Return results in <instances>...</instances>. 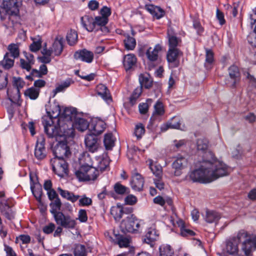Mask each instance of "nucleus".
I'll return each mask as SVG.
<instances>
[{
	"mask_svg": "<svg viewBox=\"0 0 256 256\" xmlns=\"http://www.w3.org/2000/svg\"><path fill=\"white\" fill-rule=\"evenodd\" d=\"M228 174V168L225 164L206 159L200 162V167L190 173V178L194 182L208 183Z\"/></svg>",
	"mask_w": 256,
	"mask_h": 256,
	"instance_id": "1",
	"label": "nucleus"
},
{
	"mask_svg": "<svg viewBox=\"0 0 256 256\" xmlns=\"http://www.w3.org/2000/svg\"><path fill=\"white\" fill-rule=\"evenodd\" d=\"M42 123L44 132L49 138H55L56 140H58L60 138L73 137L72 129L66 130L64 126L59 124V122L52 120L48 116H42Z\"/></svg>",
	"mask_w": 256,
	"mask_h": 256,
	"instance_id": "2",
	"label": "nucleus"
},
{
	"mask_svg": "<svg viewBox=\"0 0 256 256\" xmlns=\"http://www.w3.org/2000/svg\"><path fill=\"white\" fill-rule=\"evenodd\" d=\"M2 5L5 14L3 15L0 10V19L2 21L8 20L6 26H12L18 18L19 8L22 5V0H4Z\"/></svg>",
	"mask_w": 256,
	"mask_h": 256,
	"instance_id": "3",
	"label": "nucleus"
},
{
	"mask_svg": "<svg viewBox=\"0 0 256 256\" xmlns=\"http://www.w3.org/2000/svg\"><path fill=\"white\" fill-rule=\"evenodd\" d=\"M142 221L133 214H129L122 220L120 225V231L124 234L128 232L136 234L140 232Z\"/></svg>",
	"mask_w": 256,
	"mask_h": 256,
	"instance_id": "4",
	"label": "nucleus"
},
{
	"mask_svg": "<svg viewBox=\"0 0 256 256\" xmlns=\"http://www.w3.org/2000/svg\"><path fill=\"white\" fill-rule=\"evenodd\" d=\"M248 236V232L244 230H240L236 236L230 238L226 242V250L230 254H235L238 252V244L245 239Z\"/></svg>",
	"mask_w": 256,
	"mask_h": 256,
	"instance_id": "5",
	"label": "nucleus"
},
{
	"mask_svg": "<svg viewBox=\"0 0 256 256\" xmlns=\"http://www.w3.org/2000/svg\"><path fill=\"white\" fill-rule=\"evenodd\" d=\"M76 112L74 110L70 108H65L62 112L57 120V122L59 124L64 126L66 130L72 129V136L74 135V130L73 129L72 120L75 118Z\"/></svg>",
	"mask_w": 256,
	"mask_h": 256,
	"instance_id": "6",
	"label": "nucleus"
},
{
	"mask_svg": "<svg viewBox=\"0 0 256 256\" xmlns=\"http://www.w3.org/2000/svg\"><path fill=\"white\" fill-rule=\"evenodd\" d=\"M66 138L64 139L60 138L57 140L58 143L53 148V153L54 156V158L64 159L70 155L71 152L68 146Z\"/></svg>",
	"mask_w": 256,
	"mask_h": 256,
	"instance_id": "7",
	"label": "nucleus"
},
{
	"mask_svg": "<svg viewBox=\"0 0 256 256\" xmlns=\"http://www.w3.org/2000/svg\"><path fill=\"white\" fill-rule=\"evenodd\" d=\"M50 164L54 172L59 176L62 178L68 174V164L64 159L52 158Z\"/></svg>",
	"mask_w": 256,
	"mask_h": 256,
	"instance_id": "8",
	"label": "nucleus"
},
{
	"mask_svg": "<svg viewBox=\"0 0 256 256\" xmlns=\"http://www.w3.org/2000/svg\"><path fill=\"white\" fill-rule=\"evenodd\" d=\"M209 146L208 140L205 138H199L197 140L196 146L198 151H201L203 153L202 160H210L211 162L218 160L215 157L214 154L208 150Z\"/></svg>",
	"mask_w": 256,
	"mask_h": 256,
	"instance_id": "9",
	"label": "nucleus"
},
{
	"mask_svg": "<svg viewBox=\"0 0 256 256\" xmlns=\"http://www.w3.org/2000/svg\"><path fill=\"white\" fill-rule=\"evenodd\" d=\"M54 220L58 225L68 229H74L76 225V220L68 215L58 213Z\"/></svg>",
	"mask_w": 256,
	"mask_h": 256,
	"instance_id": "10",
	"label": "nucleus"
},
{
	"mask_svg": "<svg viewBox=\"0 0 256 256\" xmlns=\"http://www.w3.org/2000/svg\"><path fill=\"white\" fill-rule=\"evenodd\" d=\"M182 52L179 49H168L166 54V60L170 66L177 68L180 64V58Z\"/></svg>",
	"mask_w": 256,
	"mask_h": 256,
	"instance_id": "11",
	"label": "nucleus"
},
{
	"mask_svg": "<svg viewBox=\"0 0 256 256\" xmlns=\"http://www.w3.org/2000/svg\"><path fill=\"white\" fill-rule=\"evenodd\" d=\"M0 212L2 216L9 220H12L15 218L16 212L9 205L7 200L0 199Z\"/></svg>",
	"mask_w": 256,
	"mask_h": 256,
	"instance_id": "12",
	"label": "nucleus"
},
{
	"mask_svg": "<svg viewBox=\"0 0 256 256\" xmlns=\"http://www.w3.org/2000/svg\"><path fill=\"white\" fill-rule=\"evenodd\" d=\"M230 80H228L226 84L230 87L234 88L240 80V73L238 66H232L228 68Z\"/></svg>",
	"mask_w": 256,
	"mask_h": 256,
	"instance_id": "13",
	"label": "nucleus"
},
{
	"mask_svg": "<svg viewBox=\"0 0 256 256\" xmlns=\"http://www.w3.org/2000/svg\"><path fill=\"white\" fill-rule=\"evenodd\" d=\"M144 183V178L142 176L134 170L132 172L130 185L133 190L136 191L142 190Z\"/></svg>",
	"mask_w": 256,
	"mask_h": 256,
	"instance_id": "14",
	"label": "nucleus"
},
{
	"mask_svg": "<svg viewBox=\"0 0 256 256\" xmlns=\"http://www.w3.org/2000/svg\"><path fill=\"white\" fill-rule=\"evenodd\" d=\"M84 142L86 148L92 152L97 151L100 146L98 138L94 134H87L85 137Z\"/></svg>",
	"mask_w": 256,
	"mask_h": 256,
	"instance_id": "15",
	"label": "nucleus"
},
{
	"mask_svg": "<svg viewBox=\"0 0 256 256\" xmlns=\"http://www.w3.org/2000/svg\"><path fill=\"white\" fill-rule=\"evenodd\" d=\"M242 245V250L246 256H249L250 252L256 248V240L252 238L248 234Z\"/></svg>",
	"mask_w": 256,
	"mask_h": 256,
	"instance_id": "16",
	"label": "nucleus"
},
{
	"mask_svg": "<svg viewBox=\"0 0 256 256\" xmlns=\"http://www.w3.org/2000/svg\"><path fill=\"white\" fill-rule=\"evenodd\" d=\"M132 212V208H123L119 205L113 206L110 209V214L116 220H119L124 214H130Z\"/></svg>",
	"mask_w": 256,
	"mask_h": 256,
	"instance_id": "17",
	"label": "nucleus"
},
{
	"mask_svg": "<svg viewBox=\"0 0 256 256\" xmlns=\"http://www.w3.org/2000/svg\"><path fill=\"white\" fill-rule=\"evenodd\" d=\"M74 57L76 60H80L82 62L90 63L94 60V56L92 52L86 49H83L76 52Z\"/></svg>",
	"mask_w": 256,
	"mask_h": 256,
	"instance_id": "18",
	"label": "nucleus"
},
{
	"mask_svg": "<svg viewBox=\"0 0 256 256\" xmlns=\"http://www.w3.org/2000/svg\"><path fill=\"white\" fill-rule=\"evenodd\" d=\"M30 189L34 196L36 200L39 202H42V187L36 178L35 180L33 179L32 176H30Z\"/></svg>",
	"mask_w": 256,
	"mask_h": 256,
	"instance_id": "19",
	"label": "nucleus"
},
{
	"mask_svg": "<svg viewBox=\"0 0 256 256\" xmlns=\"http://www.w3.org/2000/svg\"><path fill=\"white\" fill-rule=\"evenodd\" d=\"M106 128V124L102 120H93L90 124L89 130L92 134L98 135L102 133Z\"/></svg>",
	"mask_w": 256,
	"mask_h": 256,
	"instance_id": "20",
	"label": "nucleus"
},
{
	"mask_svg": "<svg viewBox=\"0 0 256 256\" xmlns=\"http://www.w3.org/2000/svg\"><path fill=\"white\" fill-rule=\"evenodd\" d=\"M187 164L186 159L182 156H178L172 164V168L174 170V174L176 176H180L182 170L184 168Z\"/></svg>",
	"mask_w": 256,
	"mask_h": 256,
	"instance_id": "21",
	"label": "nucleus"
},
{
	"mask_svg": "<svg viewBox=\"0 0 256 256\" xmlns=\"http://www.w3.org/2000/svg\"><path fill=\"white\" fill-rule=\"evenodd\" d=\"M162 50V46L160 44H156L154 48H149L146 55L148 60L150 62H156L158 59L159 53Z\"/></svg>",
	"mask_w": 256,
	"mask_h": 256,
	"instance_id": "22",
	"label": "nucleus"
},
{
	"mask_svg": "<svg viewBox=\"0 0 256 256\" xmlns=\"http://www.w3.org/2000/svg\"><path fill=\"white\" fill-rule=\"evenodd\" d=\"M166 38L168 40V49H178L177 46H180L182 40L180 38L176 36L172 29H168Z\"/></svg>",
	"mask_w": 256,
	"mask_h": 256,
	"instance_id": "23",
	"label": "nucleus"
},
{
	"mask_svg": "<svg viewBox=\"0 0 256 256\" xmlns=\"http://www.w3.org/2000/svg\"><path fill=\"white\" fill-rule=\"evenodd\" d=\"M84 158H86V156ZM86 158H88V162L87 164H85L86 167L88 168V170H86L87 172L86 181L94 180L99 175V171L96 168L90 166L91 164L90 162V158L88 154Z\"/></svg>",
	"mask_w": 256,
	"mask_h": 256,
	"instance_id": "24",
	"label": "nucleus"
},
{
	"mask_svg": "<svg viewBox=\"0 0 256 256\" xmlns=\"http://www.w3.org/2000/svg\"><path fill=\"white\" fill-rule=\"evenodd\" d=\"M48 72L47 66L42 64L40 66L39 70L32 69L30 74L26 76V78L28 80H34L36 78H42L43 76L46 75Z\"/></svg>",
	"mask_w": 256,
	"mask_h": 256,
	"instance_id": "25",
	"label": "nucleus"
},
{
	"mask_svg": "<svg viewBox=\"0 0 256 256\" xmlns=\"http://www.w3.org/2000/svg\"><path fill=\"white\" fill-rule=\"evenodd\" d=\"M164 109L162 103L158 100L154 105V110L152 115L150 118V120H160V117L164 114Z\"/></svg>",
	"mask_w": 256,
	"mask_h": 256,
	"instance_id": "26",
	"label": "nucleus"
},
{
	"mask_svg": "<svg viewBox=\"0 0 256 256\" xmlns=\"http://www.w3.org/2000/svg\"><path fill=\"white\" fill-rule=\"evenodd\" d=\"M96 92L98 96L105 101L108 102L112 101V97L107 87L102 84H99L96 86Z\"/></svg>",
	"mask_w": 256,
	"mask_h": 256,
	"instance_id": "27",
	"label": "nucleus"
},
{
	"mask_svg": "<svg viewBox=\"0 0 256 256\" xmlns=\"http://www.w3.org/2000/svg\"><path fill=\"white\" fill-rule=\"evenodd\" d=\"M136 58L134 54H128L124 56L123 64L125 70L128 71L132 69L136 64Z\"/></svg>",
	"mask_w": 256,
	"mask_h": 256,
	"instance_id": "28",
	"label": "nucleus"
},
{
	"mask_svg": "<svg viewBox=\"0 0 256 256\" xmlns=\"http://www.w3.org/2000/svg\"><path fill=\"white\" fill-rule=\"evenodd\" d=\"M82 24L88 32H92L96 28L94 20L89 16H84L81 18Z\"/></svg>",
	"mask_w": 256,
	"mask_h": 256,
	"instance_id": "29",
	"label": "nucleus"
},
{
	"mask_svg": "<svg viewBox=\"0 0 256 256\" xmlns=\"http://www.w3.org/2000/svg\"><path fill=\"white\" fill-rule=\"evenodd\" d=\"M90 124L83 118H76L73 122V129H77L79 131L83 132L87 128L89 129Z\"/></svg>",
	"mask_w": 256,
	"mask_h": 256,
	"instance_id": "30",
	"label": "nucleus"
},
{
	"mask_svg": "<svg viewBox=\"0 0 256 256\" xmlns=\"http://www.w3.org/2000/svg\"><path fill=\"white\" fill-rule=\"evenodd\" d=\"M52 54L55 56H60L63 50V40L61 38H58L53 43L52 47L50 48Z\"/></svg>",
	"mask_w": 256,
	"mask_h": 256,
	"instance_id": "31",
	"label": "nucleus"
},
{
	"mask_svg": "<svg viewBox=\"0 0 256 256\" xmlns=\"http://www.w3.org/2000/svg\"><path fill=\"white\" fill-rule=\"evenodd\" d=\"M180 120L178 116L173 117L168 122L164 125L162 129L164 131L166 130L169 128H180Z\"/></svg>",
	"mask_w": 256,
	"mask_h": 256,
	"instance_id": "32",
	"label": "nucleus"
},
{
	"mask_svg": "<svg viewBox=\"0 0 256 256\" xmlns=\"http://www.w3.org/2000/svg\"><path fill=\"white\" fill-rule=\"evenodd\" d=\"M140 86H144L146 88H149L152 85V80L150 76L146 73L140 74L139 76Z\"/></svg>",
	"mask_w": 256,
	"mask_h": 256,
	"instance_id": "33",
	"label": "nucleus"
},
{
	"mask_svg": "<svg viewBox=\"0 0 256 256\" xmlns=\"http://www.w3.org/2000/svg\"><path fill=\"white\" fill-rule=\"evenodd\" d=\"M14 59L10 56V53L6 52L0 62V65L5 70H9L14 66Z\"/></svg>",
	"mask_w": 256,
	"mask_h": 256,
	"instance_id": "34",
	"label": "nucleus"
},
{
	"mask_svg": "<svg viewBox=\"0 0 256 256\" xmlns=\"http://www.w3.org/2000/svg\"><path fill=\"white\" fill-rule=\"evenodd\" d=\"M146 8L158 19L161 18L164 14V12L158 6H154L153 5L149 4L146 6Z\"/></svg>",
	"mask_w": 256,
	"mask_h": 256,
	"instance_id": "35",
	"label": "nucleus"
},
{
	"mask_svg": "<svg viewBox=\"0 0 256 256\" xmlns=\"http://www.w3.org/2000/svg\"><path fill=\"white\" fill-rule=\"evenodd\" d=\"M52 108L50 111H47V115L44 116H48L54 121L57 122V120L60 117V109L59 106L54 104L50 106Z\"/></svg>",
	"mask_w": 256,
	"mask_h": 256,
	"instance_id": "36",
	"label": "nucleus"
},
{
	"mask_svg": "<svg viewBox=\"0 0 256 256\" xmlns=\"http://www.w3.org/2000/svg\"><path fill=\"white\" fill-rule=\"evenodd\" d=\"M58 191L62 198L72 202L77 201L80 197L78 195H74L73 193L64 190L60 187L58 188Z\"/></svg>",
	"mask_w": 256,
	"mask_h": 256,
	"instance_id": "37",
	"label": "nucleus"
},
{
	"mask_svg": "<svg viewBox=\"0 0 256 256\" xmlns=\"http://www.w3.org/2000/svg\"><path fill=\"white\" fill-rule=\"evenodd\" d=\"M125 38L124 40V48L127 50H133L136 46V40L129 34L124 35Z\"/></svg>",
	"mask_w": 256,
	"mask_h": 256,
	"instance_id": "38",
	"label": "nucleus"
},
{
	"mask_svg": "<svg viewBox=\"0 0 256 256\" xmlns=\"http://www.w3.org/2000/svg\"><path fill=\"white\" fill-rule=\"evenodd\" d=\"M146 162L148 163L149 168L153 174L156 176V178H162V166L154 164L153 160L150 159L148 160Z\"/></svg>",
	"mask_w": 256,
	"mask_h": 256,
	"instance_id": "39",
	"label": "nucleus"
},
{
	"mask_svg": "<svg viewBox=\"0 0 256 256\" xmlns=\"http://www.w3.org/2000/svg\"><path fill=\"white\" fill-rule=\"evenodd\" d=\"M219 213L214 210H206L205 220L208 223L216 222L220 218Z\"/></svg>",
	"mask_w": 256,
	"mask_h": 256,
	"instance_id": "40",
	"label": "nucleus"
},
{
	"mask_svg": "<svg viewBox=\"0 0 256 256\" xmlns=\"http://www.w3.org/2000/svg\"><path fill=\"white\" fill-rule=\"evenodd\" d=\"M158 234L154 229L150 228L146 232L144 242L148 244H151L157 240Z\"/></svg>",
	"mask_w": 256,
	"mask_h": 256,
	"instance_id": "41",
	"label": "nucleus"
},
{
	"mask_svg": "<svg viewBox=\"0 0 256 256\" xmlns=\"http://www.w3.org/2000/svg\"><path fill=\"white\" fill-rule=\"evenodd\" d=\"M13 86L16 88L15 90L18 98L20 97V89L25 86V82L20 77H14L12 80Z\"/></svg>",
	"mask_w": 256,
	"mask_h": 256,
	"instance_id": "42",
	"label": "nucleus"
},
{
	"mask_svg": "<svg viewBox=\"0 0 256 256\" xmlns=\"http://www.w3.org/2000/svg\"><path fill=\"white\" fill-rule=\"evenodd\" d=\"M142 93V86H138L132 92L129 98V103L131 106H133L137 102V100Z\"/></svg>",
	"mask_w": 256,
	"mask_h": 256,
	"instance_id": "43",
	"label": "nucleus"
},
{
	"mask_svg": "<svg viewBox=\"0 0 256 256\" xmlns=\"http://www.w3.org/2000/svg\"><path fill=\"white\" fill-rule=\"evenodd\" d=\"M214 62V54L210 49H206V61L204 66L207 68H210Z\"/></svg>",
	"mask_w": 256,
	"mask_h": 256,
	"instance_id": "44",
	"label": "nucleus"
},
{
	"mask_svg": "<svg viewBox=\"0 0 256 256\" xmlns=\"http://www.w3.org/2000/svg\"><path fill=\"white\" fill-rule=\"evenodd\" d=\"M8 50L10 56L14 58H16L20 56L19 44H10L8 46Z\"/></svg>",
	"mask_w": 256,
	"mask_h": 256,
	"instance_id": "45",
	"label": "nucleus"
},
{
	"mask_svg": "<svg viewBox=\"0 0 256 256\" xmlns=\"http://www.w3.org/2000/svg\"><path fill=\"white\" fill-rule=\"evenodd\" d=\"M66 40L70 46L75 45L78 42V34L74 30H70L66 35Z\"/></svg>",
	"mask_w": 256,
	"mask_h": 256,
	"instance_id": "46",
	"label": "nucleus"
},
{
	"mask_svg": "<svg viewBox=\"0 0 256 256\" xmlns=\"http://www.w3.org/2000/svg\"><path fill=\"white\" fill-rule=\"evenodd\" d=\"M50 204V206L52 208L50 212L54 214V218L55 216L58 213H62V212H58L60 210L62 206V202L60 199L58 198L54 200Z\"/></svg>",
	"mask_w": 256,
	"mask_h": 256,
	"instance_id": "47",
	"label": "nucleus"
},
{
	"mask_svg": "<svg viewBox=\"0 0 256 256\" xmlns=\"http://www.w3.org/2000/svg\"><path fill=\"white\" fill-rule=\"evenodd\" d=\"M104 143L107 150L112 148L114 145V140L112 133H108L104 135Z\"/></svg>",
	"mask_w": 256,
	"mask_h": 256,
	"instance_id": "48",
	"label": "nucleus"
},
{
	"mask_svg": "<svg viewBox=\"0 0 256 256\" xmlns=\"http://www.w3.org/2000/svg\"><path fill=\"white\" fill-rule=\"evenodd\" d=\"M88 168L86 167L85 164H82L75 172L76 178L80 181H86V170Z\"/></svg>",
	"mask_w": 256,
	"mask_h": 256,
	"instance_id": "49",
	"label": "nucleus"
},
{
	"mask_svg": "<svg viewBox=\"0 0 256 256\" xmlns=\"http://www.w3.org/2000/svg\"><path fill=\"white\" fill-rule=\"evenodd\" d=\"M160 256H173L174 250L168 244H163L160 248Z\"/></svg>",
	"mask_w": 256,
	"mask_h": 256,
	"instance_id": "50",
	"label": "nucleus"
},
{
	"mask_svg": "<svg viewBox=\"0 0 256 256\" xmlns=\"http://www.w3.org/2000/svg\"><path fill=\"white\" fill-rule=\"evenodd\" d=\"M40 90L32 86L28 88L24 92V95L28 97L30 99L34 100H36L39 96Z\"/></svg>",
	"mask_w": 256,
	"mask_h": 256,
	"instance_id": "51",
	"label": "nucleus"
},
{
	"mask_svg": "<svg viewBox=\"0 0 256 256\" xmlns=\"http://www.w3.org/2000/svg\"><path fill=\"white\" fill-rule=\"evenodd\" d=\"M114 192L118 194L123 195L130 192V189L128 188L119 182H117L114 185Z\"/></svg>",
	"mask_w": 256,
	"mask_h": 256,
	"instance_id": "52",
	"label": "nucleus"
},
{
	"mask_svg": "<svg viewBox=\"0 0 256 256\" xmlns=\"http://www.w3.org/2000/svg\"><path fill=\"white\" fill-rule=\"evenodd\" d=\"M46 152L45 147H39L36 146L34 150V156L38 160H43L46 157Z\"/></svg>",
	"mask_w": 256,
	"mask_h": 256,
	"instance_id": "53",
	"label": "nucleus"
},
{
	"mask_svg": "<svg viewBox=\"0 0 256 256\" xmlns=\"http://www.w3.org/2000/svg\"><path fill=\"white\" fill-rule=\"evenodd\" d=\"M74 253V256H86V250L85 246L80 244L76 245Z\"/></svg>",
	"mask_w": 256,
	"mask_h": 256,
	"instance_id": "54",
	"label": "nucleus"
},
{
	"mask_svg": "<svg viewBox=\"0 0 256 256\" xmlns=\"http://www.w3.org/2000/svg\"><path fill=\"white\" fill-rule=\"evenodd\" d=\"M117 244L120 248H127L129 246L130 240L122 236H119L117 238Z\"/></svg>",
	"mask_w": 256,
	"mask_h": 256,
	"instance_id": "55",
	"label": "nucleus"
},
{
	"mask_svg": "<svg viewBox=\"0 0 256 256\" xmlns=\"http://www.w3.org/2000/svg\"><path fill=\"white\" fill-rule=\"evenodd\" d=\"M144 132V127L142 124H137L136 126L134 134L138 139L141 138L142 135H143Z\"/></svg>",
	"mask_w": 256,
	"mask_h": 256,
	"instance_id": "56",
	"label": "nucleus"
},
{
	"mask_svg": "<svg viewBox=\"0 0 256 256\" xmlns=\"http://www.w3.org/2000/svg\"><path fill=\"white\" fill-rule=\"evenodd\" d=\"M78 200H79V205L82 206H89L92 204V200L86 196H82Z\"/></svg>",
	"mask_w": 256,
	"mask_h": 256,
	"instance_id": "57",
	"label": "nucleus"
},
{
	"mask_svg": "<svg viewBox=\"0 0 256 256\" xmlns=\"http://www.w3.org/2000/svg\"><path fill=\"white\" fill-rule=\"evenodd\" d=\"M96 26H105L108 22V18L102 16H96L94 20Z\"/></svg>",
	"mask_w": 256,
	"mask_h": 256,
	"instance_id": "58",
	"label": "nucleus"
},
{
	"mask_svg": "<svg viewBox=\"0 0 256 256\" xmlns=\"http://www.w3.org/2000/svg\"><path fill=\"white\" fill-rule=\"evenodd\" d=\"M41 46L42 40H38L36 41L33 42L30 46V49L32 52H36L40 48Z\"/></svg>",
	"mask_w": 256,
	"mask_h": 256,
	"instance_id": "59",
	"label": "nucleus"
},
{
	"mask_svg": "<svg viewBox=\"0 0 256 256\" xmlns=\"http://www.w3.org/2000/svg\"><path fill=\"white\" fill-rule=\"evenodd\" d=\"M34 88H36L37 90L40 91V89L45 86L46 84V82L42 79L34 80Z\"/></svg>",
	"mask_w": 256,
	"mask_h": 256,
	"instance_id": "60",
	"label": "nucleus"
},
{
	"mask_svg": "<svg viewBox=\"0 0 256 256\" xmlns=\"http://www.w3.org/2000/svg\"><path fill=\"white\" fill-rule=\"evenodd\" d=\"M109 163L108 160L106 158L102 159L98 163V168L100 169L101 172H103L108 166Z\"/></svg>",
	"mask_w": 256,
	"mask_h": 256,
	"instance_id": "61",
	"label": "nucleus"
},
{
	"mask_svg": "<svg viewBox=\"0 0 256 256\" xmlns=\"http://www.w3.org/2000/svg\"><path fill=\"white\" fill-rule=\"evenodd\" d=\"M78 219L82 222H85L88 220V216L85 210L80 209L78 212Z\"/></svg>",
	"mask_w": 256,
	"mask_h": 256,
	"instance_id": "62",
	"label": "nucleus"
},
{
	"mask_svg": "<svg viewBox=\"0 0 256 256\" xmlns=\"http://www.w3.org/2000/svg\"><path fill=\"white\" fill-rule=\"evenodd\" d=\"M56 228V226L53 223H50L48 225L45 226L42 230L46 234H50L52 233Z\"/></svg>",
	"mask_w": 256,
	"mask_h": 256,
	"instance_id": "63",
	"label": "nucleus"
},
{
	"mask_svg": "<svg viewBox=\"0 0 256 256\" xmlns=\"http://www.w3.org/2000/svg\"><path fill=\"white\" fill-rule=\"evenodd\" d=\"M4 250L6 253V256H17L13 248L6 244H4Z\"/></svg>",
	"mask_w": 256,
	"mask_h": 256,
	"instance_id": "64",
	"label": "nucleus"
}]
</instances>
